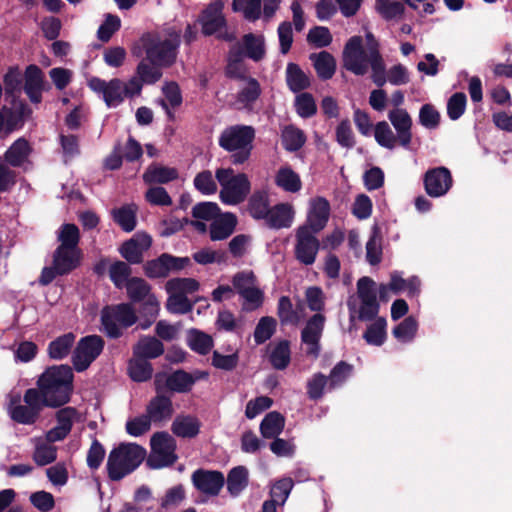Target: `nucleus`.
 <instances>
[{
	"instance_id": "obj_1",
	"label": "nucleus",
	"mask_w": 512,
	"mask_h": 512,
	"mask_svg": "<svg viewBox=\"0 0 512 512\" xmlns=\"http://www.w3.org/2000/svg\"><path fill=\"white\" fill-rule=\"evenodd\" d=\"M73 377V371L68 365H54L42 373L37 381V390L46 406L58 407L70 400Z\"/></svg>"
},
{
	"instance_id": "obj_2",
	"label": "nucleus",
	"mask_w": 512,
	"mask_h": 512,
	"mask_svg": "<svg viewBox=\"0 0 512 512\" xmlns=\"http://www.w3.org/2000/svg\"><path fill=\"white\" fill-rule=\"evenodd\" d=\"M343 66L355 75H365L371 68L373 82L378 86H383L386 83L383 58L381 57V67L378 70L370 56V51L364 47L360 36L351 37L345 44Z\"/></svg>"
},
{
	"instance_id": "obj_3",
	"label": "nucleus",
	"mask_w": 512,
	"mask_h": 512,
	"mask_svg": "<svg viewBox=\"0 0 512 512\" xmlns=\"http://www.w3.org/2000/svg\"><path fill=\"white\" fill-rule=\"evenodd\" d=\"M141 43L151 64L167 67L176 60L180 35L174 30L148 33L141 38Z\"/></svg>"
},
{
	"instance_id": "obj_4",
	"label": "nucleus",
	"mask_w": 512,
	"mask_h": 512,
	"mask_svg": "<svg viewBox=\"0 0 512 512\" xmlns=\"http://www.w3.org/2000/svg\"><path fill=\"white\" fill-rule=\"evenodd\" d=\"M146 450L135 443H124L113 449L108 456V476L119 481L133 472L145 459Z\"/></svg>"
},
{
	"instance_id": "obj_5",
	"label": "nucleus",
	"mask_w": 512,
	"mask_h": 512,
	"mask_svg": "<svg viewBox=\"0 0 512 512\" xmlns=\"http://www.w3.org/2000/svg\"><path fill=\"white\" fill-rule=\"evenodd\" d=\"M254 129L246 125H234L224 129L219 136V146L231 155V162L240 165L246 162L252 150Z\"/></svg>"
},
{
	"instance_id": "obj_6",
	"label": "nucleus",
	"mask_w": 512,
	"mask_h": 512,
	"mask_svg": "<svg viewBox=\"0 0 512 512\" xmlns=\"http://www.w3.org/2000/svg\"><path fill=\"white\" fill-rule=\"evenodd\" d=\"M88 86L94 92L101 94L104 102L110 108L120 105L126 97L140 94L142 89L137 77H133L127 82L118 78L105 81L98 77H92L88 81Z\"/></svg>"
},
{
	"instance_id": "obj_7",
	"label": "nucleus",
	"mask_w": 512,
	"mask_h": 512,
	"mask_svg": "<svg viewBox=\"0 0 512 512\" xmlns=\"http://www.w3.org/2000/svg\"><path fill=\"white\" fill-rule=\"evenodd\" d=\"M215 178L221 188L219 198L226 205H238L250 193V181L244 173H236L232 168H218Z\"/></svg>"
},
{
	"instance_id": "obj_8",
	"label": "nucleus",
	"mask_w": 512,
	"mask_h": 512,
	"mask_svg": "<svg viewBox=\"0 0 512 512\" xmlns=\"http://www.w3.org/2000/svg\"><path fill=\"white\" fill-rule=\"evenodd\" d=\"M199 282L193 278H172L165 283V291L168 295L165 304L166 309L172 314H186L193 309V303L188 295L199 289Z\"/></svg>"
},
{
	"instance_id": "obj_9",
	"label": "nucleus",
	"mask_w": 512,
	"mask_h": 512,
	"mask_svg": "<svg viewBox=\"0 0 512 512\" xmlns=\"http://www.w3.org/2000/svg\"><path fill=\"white\" fill-rule=\"evenodd\" d=\"M46 406L43 397L36 388L26 390L23 402L19 396L12 397L8 404V414L12 420L24 425L34 424L42 408Z\"/></svg>"
},
{
	"instance_id": "obj_10",
	"label": "nucleus",
	"mask_w": 512,
	"mask_h": 512,
	"mask_svg": "<svg viewBox=\"0 0 512 512\" xmlns=\"http://www.w3.org/2000/svg\"><path fill=\"white\" fill-rule=\"evenodd\" d=\"M150 454L147 465L152 469H161L173 465L178 456L176 454V440L168 432H156L150 439Z\"/></svg>"
},
{
	"instance_id": "obj_11",
	"label": "nucleus",
	"mask_w": 512,
	"mask_h": 512,
	"mask_svg": "<svg viewBox=\"0 0 512 512\" xmlns=\"http://www.w3.org/2000/svg\"><path fill=\"white\" fill-rule=\"evenodd\" d=\"M137 320L134 309L129 304L105 307L101 312V322L106 334L116 338L121 330L133 325Z\"/></svg>"
},
{
	"instance_id": "obj_12",
	"label": "nucleus",
	"mask_w": 512,
	"mask_h": 512,
	"mask_svg": "<svg viewBox=\"0 0 512 512\" xmlns=\"http://www.w3.org/2000/svg\"><path fill=\"white\" fill-rule=\"evenodd\" d=\"M232 284L235 291L244 300V307L248 310H254L263 303L264 294L260 289L255 274L252 271H241L232 278Z\"/></svg>"
},
{
	"instance_id": "obj_13",
	"label": "nucleus",
	"mask_w": 512,
	"mask_h": 512,
	"mask_svg": "<svg viewBox=\"0 0 512 512\" xmlns=\"http://www.w3.org/2000/svg\"><path fill=\"white\" fill-rule=\"evenodd\" d=\"M223 7V2L219 0L210 3L202 12L199 21L203 34L216 35L224 40H232L233 36L225 31L226 20L223 15Z\"/></svg>"
},
{
	"instance_id": "obj_14",
	"label": "nucleus",
	"mask_w": 512,
	"mask_h": 512,
	"mask_svg": "<svg viewBox=\"0 0 512 512\" xmlns=\"http://www.w3.org/2000/svg\"><path fill=\"white\" fill-rule=\"evenodd\" d=\"M190 265L188 257H176L167 253L144 264V272L149 278H165L170 273H176Z\"/></svg>"
},
{
	"instance_id": "obj_15",
	"label": "nucleus",
	"mask_w": 512,
	"mask_h": 512,
	"mask_svg": "<svg viewBox=\"0 0 512 512\" xmlns=\"http://www.w3.org/2000/svg\"><path fill=\"white\" fill-rule=\"evenodd\" d=\"M104 342L100 336L90 335L82 338L73 353L72 361L78 372L86 370L90 364L100 355Z\"/></svg>"
},
{
	"instance_id": "obj_16",
	"label": "nucleus",
	"mask_w": 512,
	"mask_h": 512,
	"mask_svg": "<svg viewBox=\"0 0 512 512\" xmlns=\"http://www.w3.org/2000/svg\"><path fill=\"white\" fill-rule=\"evenodd\" d=\"M315 233L309 227H298L296 230L294 253L301 264L312 265L316 260L320 243Z\"/></svg>"
},
{
	"instance_id": "obj_17",
	"label": "nucleus",
	"mask_w": 512,
	"mask_h": 512,
	"mask_svg": "<svg viewBox=\"0 0 512 512\" xmlns=\"http://www.w3.org/2000/svg\"><path fill=\"white\" fill-rule=\"evenodd\" d=\"M374 286V281L369 277H362L357 282V292L361 300L359 308V318L361 320H371L378 314L379 304Z\"/></svg>"
},
{
	"instance_id": "obj_18",
	"label": "nucleus",
	"mask_w": 512,
	"mask_h": 512,
	"mask_svg": "<svg viewBox=\"0 0 512 512\" xmlns=\"http://www.w3.org/2000/svg\"><path fill=\"white\" fill-rule=\"evenodd\" d=\"M325 324V316L321 313L313 315L301 332V341L308 355L317 358L320 353V339Z\"/></svg>"
},
{
	"instance_id": "obj_19",
	"label": "nucleus",
	"mask_w": 512,
	"mask_h": 512,
	"mask_svg": "<svg viewBox=\"0 0 512 512\" xmlns=\"http://www.w3.org/2000/svg\"><path fill=\"white\" fill-rule=\"evenodd\" d=\"M191 480L194 487L207 496H217L225 483L223 473L205 469L194 471Z\"/></svg>"
},
{
	"instance_id": "obj_20",
	"label": "nucleus",
	"mask_w": 512,
	"mask_h": 512,
	"mask_svg": "<svg viewBox=\"0 0 512 512\" xmlns=\"http://www.w3.org/2000/svg\"><path fill=\"white\" fill-rule=\"evenodd\" d=\"M330 216V203L324 197H314L309 200L306 224L300 227H309L313 232H320L325 228Z\"/></svg>"
},
{
	"instance_id": "obj_21",
	"label": "nucleus",
	"mask_w": 512,
	"mask_h": 512,
	"mask_svg": "<svg viewBox=\"0 0 512 512\" xmlns=\"http://www.w3.org/2000/svg\"><path fill=\"white\" fill-rule=\"evenodd\" d=\"M453 183L450 171L446 167H437L428 170L424 176L426 193L431 197L444 196Z\"/></svg>"
},
{
	"instance_id": "obj_22",
	"label": "nucleus",
	"mask_w": 512,
	"mask_h": 512,
	"mask_svg": "<svg viewBox=\"0 0 512 512\" xmlns=\"http://www.w3.org/2000/svg\"><path fill=\"white\" fill-rule=\"evenodd\" d=\"M151 246V237L146 233H137L120 248L121 255L130 263L142 261L143 252Z\"/></svg>"
},
{
	"instance_id": "obj_23",
	"label": "nucleus",
	"mask_w": 512,
	"mask_h": 512,
	"mask_svg": "<svg viewBox=\"0 0 512 512\" xmlns=\"http://www.w3.org/2000/svg\"><path fill=\"white\" fill-rule=\"evenodd\" d=\"M388 118L397 131L399 142L402 146L408 147L411 139L412 118L405 109L395 108L388 114Z\"/></svg>"
},
{
	"instance_id": "obj_24",
	"label": "nucleus",
	"mask_w": 512,
	"mask_h": 512,
	"mask_svg": "<svg viewBox=\"0 0 512 512\" xmlns=\"http://www.w3.org/2000/svg\"><path fill=\"white\" fill-rule=\"evenodd\" d=\"M239 46V56L248 57L254 61H260L265 56V39L262 34H245L242 41L233 47Z\"/></svg>"
},
{
	"instance_id": "obj_25",
	"label": "nucleus",
	"mask_w": 512,
	"mask_h": 512,
	"mask_svg": "<svg viewBox=\"0 0 512 512\" xmlns=\"http://www.w3.org/2000/svg\"><path fill=\"white\" fill-rule=\"evenodd\" d=\"M24 91L33 103H40L44 89V77L40 68L36 65H29L24 75Z\"/></svg>"
},
{
	"instance_id": "obj_26",
	"label": "nucleus",
	"mask_w": 512,
	"mask_h": 512,
	"mask_svg": "<svg viewBox=\"0 0 512 512\" xmlns=\"http://www.w3.org/2000/svg\"><path fill=\"white\" fill-rule=\"evenodd\" d=\"M173 412L174 409L171 399L164 395H157L153 397L145 409V413L154 423L168 421L172 417Z\"/></svg>"
},
{
	"instance_id": "obj_27",
	"label": "nucleus",
	"mask_w": 512,
	"mask_h": 512,
	"mask_svg": "<svg viewBox=\"0 0 512 512\" xmlns=\"http://www.w3.org/2000/svg\"><path fill=\"white\" fill-rule=\"evenodd\" d=\"M295 218L294 206L290 203H279L271 207L266 224L274 229L289 228Z\"/></svg>"
},
{
	"instance_id": "obj_28",
	"label": "nucleus",
	"mask_w": 512,
	"mask_h": 512,
	"mask_svg": "<svg viewBox=\"0 0 512 512\" xmlns=\"http://www.w3.org/2000/svg\"><path fill=\"white\" fill-rule=\"evenodd\" d=\"M200 420L190 414H180L171 424V431L180 438H195L200 433Z\"/></svg>"
},
{
	"instance_id": "obj_29",
	"label": "nucleus",
	"mask_w": 512,
	"mask_h": 512,
	"mask_svg": "<svg viewBox=\"0 0 512 512\" xmlns=\"http://www.w3.org/2000/svg\"><path fill=\"white\" fill-rule=\"evenodd\" d=\"M178 170L174 167L153 163L147 167L143 174V181L148 184H166L178 178Z\"/></svg>"
},
{
	"instance_id": "obj_30",
	"label": "nucleus",
	"mask_w": 512,
	"mask_h": 512,
	"mask_svg": "<svg viewBox=\"0 0 512 512\" xmlns=\"http://www.w3.org/2000/svg\"><path fill=\"white\" fill-rule=\"evenodd\" d=\"M81 252L79 249L58 247L53 256V265L60 274H67L80 264Z\"/></svg>"
},
{
	"instance_id": "obj_31",
	"label": "nucleus",
	"mask_w": 512,
	"mask_h": 512,
	"mask_svg": "<svg viewBox=\"0 0 512 512\" xmlns=\"http://www.w3.org/2000/svg\"><path fill=\"white\" fill-rule=\"evenodd\" d=\"M275 184L285 192L297 193L302 188V181L298 173L290 166H281L274 176Z\"/></svg>"
},
{
	"instance_id": "obj_32",
	"label": "nucleus",
	"mask_w": 512,
	"mask_h": 512,
	"mask_svg": "<svg viewBox=\"0 0 512 512\" xmlns=\"http://www.w3.org/2000/svg\"><path fill=\"white\" fill-rule=\"evenodd\" d=\"M237 225V218L232 213H225L215 219L210 227V238L213 241L229 237Z\"/></svg>"
},
{
	"instance_id": "obj_33",
	"label": "nucleus",
	"mask_w": 512,
	"mask_h": 512,
	"mask_svg": "<svg viewBox=\"0 0 512 512\" xmlns=\"http://www.w3.org/2000/svg\"><path fill=\"white\" fill-rule=\"evenodd\" d=\"M269 361L277 370L285 369L291 360L290 344L287 340L273 342L268 346Z\"/></svg>"
},
{
	"instance_id": "obj_34",
	"label": "nucleus",
	"mask_w": 512,
	"mask_h": 512,
	"mask_svg": "<svg viewBox=\"0 0 512 512\" xmlns=\"http://www.w3.org/2000/svg\"><path fill=\"white\" fill-rule=\"evenodd\" d=\"M164 352V346L161 341L155 337H143L134 346L133 354L143 359L157 358Z\"/></svg>"
},
{
	"instance_id": "obj_35",
	"label": "nucleus",
	"mask_w": 512,
	"mask_h": 512,
	"mask_svg": "<svg viewBox=\"0 0 512 512\" xmlns=\"http://www.w3.org/2000/svg\"><path fill=\"white\" fill-rule=\"evenodd\" d=\"M310 59L320 78L330 79L334 75L336 69V62L334 57L330 53L322 51L317 54H312L310 56Z\"/></svg>"
},
{
	"instance_id": "obj_36",
	"label": "nucleus",
	"mask_w": 512,
	"mask_h": 512,
	"mask_svg": "<svg viewBox=\"0 0 512 512\" xmlns=\"http://www.w3.org/2000/svg\"><path fill=\"white\" fill-rule=\"evenodd\" d=\"M74 342L75 335L73 333H66L57 337L48 346L49 357L54 360L65 358L70 353Z\"/></svg>"
},
{
	"instance_id": "obj_37",
	"label": "nucleus",
	"mask_w": 512,
	"mask_h": 512,
	"mask_svg": "<svg viewBox=\"0 0 512 512\" xmlns=\"http://www.w3.org/2000/svg\"><path fill=\"white\" fill-rule=\"evenodd\" d=\"M285 418L276 411L268 413L260 424V432L264 438H274L284 429Z\"/></svg>"
},
{
	"instance_id": "obj_38",
	"label": "nucleus",
	"mask_w": 512,
	"mask_h": 512,
	"mask_svg": "<svg viewBox=\"0 0 512 512\" xmlns=\"http://www.w3.org/2000/svg\"><path fill=\"white\" fill-rule=\"evenodd\" d=\"M391 292L398 294L406 291L409 296H415L419 293L420 280L416 277L404 279L398 272H393L390 278Z\"/></svg>"
},
{
	"instance_id": "obj_39",
	"label": "nucleus",
	"mask_w": 512,
	"mask_h": 512,
	"mask_svg": "<svg viewBox=\"0 0 512 512\" xmlns=\"http://www.w3.org/2000/svg\"><path fill=\"white\" fill-rule=\"evenodd\" d=\"M270 209L269 197L264 192H255L249 199L248 211L254 219L266 221Z\"/></svg>"
},
{
	"instance_id": "obj_40",
	"label": "nucleus",
	"mask_w": 512,
	"mask_h": 512,
	"mask_svg": "<svg viewBox=\"0 0 512 512\" xmlns=\"http://www.w3.org/2000/svg\"><path fill=\"white\" fill-rule=\"evenodd\" d=\"M152 373V366L146 359L133 355L128 365V374L133 381H147L152 377Z\"/></svg>"
},
{
	"instance_id": "obj_41",
	"label": "nucleus",
	"mask_w": 512,
	"mask_h": 512,
	"mask_svg": "<svg viewBox=\"0 0 512 512\" xmlns=\"http://www.w3.org/2000/svg\"><path fill=\"white\" fill-rule=\"evenodd\" d=\"M248 485V471L243 466L233 468L227 477V490L232 496H238Z\"/></svg>"
},
{
	"instance_id": "obj_42",
	"label": "nucleus",
	"mask_w": 512,
	"mask_h": 512,
	"mask_svg": "<svg viewBox=\"0 0 512 512\" xmlns=\"http://www.w3.org/2000/svg\"><path fill=\"white\" fill-rule=\"evenodd\" d=\"M385 318L378 317L366 329L363 338L369 345L381 346L386 340Z\"/></svg>"
},
{
	"instance_id": "obj_43",
	"label": "nucleus",
	"mask_w": 512,
	"mask_h": 512,
	"mask_svg": "<svg viewBox=\"0 0 512 512\" xmlns=\"http://www.w3.org/2000/svg\"><path fill=\"white\" fill-rule=\"evenodd\" d=\"M137 208L134 205H125L112 211L114 221L126 232L132 231L136 226Z\"/></svg>"
},
{
	"instance_id": "obj_44",
	"label": "nucleus",
	"mask_w": 512,
	"mask_h": 512,
	"mask_svg": "<svg viewBox=\"0 0 512 512\" xmlns=\"http://www.w3.org/2000/svg\"><path fill=\"white\" fill-rule=\"evenodd\" d=\"M286 81L289 88L298 92L310 85L308 76L298 67V65L290 63L286 69Z\"/></svg>"
},
{
	"instance_id": "obj_45",
	"label": "nucleus",
	"mask_w": 512,
	"mask_h": 512,
	"mask_svg": "<svg viewBox=\"0 0 512 512\" xmlns=\"http://www.w3.org/2000/svg\"><path fill=\"white\" fill-rule=\"evenodd\" d=\"M417 330V320L409 316L393 329L392 334L399 342L409 343L415 338Z\"/></svg>"
},
{
	"instance_id": "obj_46",
	"label": "nucleus",
	"mask_w": 512,
	"mask_h": 512,
	"mask_svg": "<svg viewBox=\"0 0 512 512\" xmlns=\"http://www.w3.org/2000/svg\"><path fill=\"white\" fill-rule=\"evenodd\" d=\"M30 147L25 139H18L5 153L7 162L13 166L21 165L28 157Z\"/></svg>"
},
{
	"instance_id": "obj_47",
	"label": "nucleus",
	"mask_w": 512,
	"mask_h": 512,
	"mask_svg": "<svg viewBox=\"0 0 512 512\" xmlns=\"http://www.w3.org/2000/svg\"><path fill=\"white\" fill-rule=\"evenodd\" d=\"M57 238L60 242V248L78 249L79 229L74 224H63L58 231Z\"/></svg>"
},
{
	"instance_id": "obj_48",
	"label": "nucleus",
	"mask_w": 512,
	"mask_h": 512,
	"mask_svg": "<svg viewBox=\"0 0 512 512\" xmlns=\"http://www.w3.org/2000/svg\"><path fill=\"white\" fill-rule=\"evenodd\" d=\"M188 344L193 351L207 354L213 347V339L208 334L192 329L188 332Z\"/></svg>"
},
{
	"instance_id": "obj_49",
	"label": "nucleus",
	"mask_w": 512,
	"mask_h": 512,
	"mask_svg": "<svg viewBox=\"0 0 512 512\" xmlns=\"http://www.w3.org/2000/svg\"><path fill=\"white\" fill-rule=\"evenodd\" d=\"M374 137L376 142L387 149L395 148L398 139L390 128L389 124L385 121L378 122L374 129Z\"/></svg>"
},
{
	"instance_id": "obj_50",
	"label": "nucleus",
	"mask_w": 512,
	"mask_h": 512,
	"mask_svg": "<svg viewBox=\"0 0 512 512\" xmlns=\"http://www.w3.org/2000/svg\"><path fill=\"white\" fill-rule=\"evenodd\" d=\"M232 8L235 12H241L249 21H255L261 16V0H233Z\"/></svg>"
},
{
	"instance_id": "obj_51",
	"label": "nucleus",
	"mask_w": 512,
	"mask_h": 512,
	"mask_svg": "<svg viewBox=\"0 0 512 512\" xmlns=\"http://www.w3.org/2000/svg\"><path fill=\"white\" fill-rule=\"evenodd\" d=\"M306 137L302 130L294 127H285L282 131V143L286 150H299L305 143Z\"/></svg>"
},
{
	"instance_id": "obj_52",
	"label": "nucleus",
	"mask_w": 512,
	"mask_h": 512,
	"mask_svg": "<svg viewBox=\"0 0 512 512\" xmlns=\"http://www.w3.org/2000/svg\"><path fill=\"white\" fill-rule=\"evenodd\" d=\"M57 449L51 443L38 440L35 444L33 460L40 466L50 464L56 460Z\"/></svg>"
},
{
	"instance_id": "obj_53",
	"label": "nucleus",
	"mask_w": 512,
	"mask_h": 512,
	"mask_svg": "<svg viewBox=\"0 0 512 512\" xmlns=\"http://www.w3.org/2000/svg\"><path fill=\"white\" fill-rule=\"evenodd\" d=\"M110 280L117 288L126 287V283L130 280L131 268L122 261H116L109 266Z\"/></svg>"
},
{
	"instance_id": "obj_54",
	"label": "nucleus",
	"mask_w": 512,
	"mask_h": 512,
	"mask_svg": "<svg viewBox=\"0 0 512 512\" xmlns=\"http://www.w3.org/2000/svg\"><path fill=\"white\" fill-rule=\"evenodd\" d=\"M293 486L294 482L289 477L276 481L270 489V500L278 503L279 506H283L288 499Z\"/></svg>"
},
{
	"instance_id": "obj_55",
	"label": "nucleus",
	"mask_w": 512,
	"mask_h": 512,
	"mask_svg": "<svg viewBox=\"0 0 512 512\" xmlns=\"http://www.w3.org/2000/svg\"><path fill=\"white\" fill-rule=\"evenodd\" d=\"M375 9L385 19H395L404 13V5L395 0H376Z\"/></svg>"
},
{
	"instance_id": "obj_56",
	"label": "nucleus",
	"mask_w": 512,
	"mask_h": 512,
	"mask_svg": "<svg viewBox=\"0 0 512 512\" xmlns=\"http://www.w3.org/2000/svg\"><path fill=\"white\" fill-rule=\"evenodd\" d=\"M152 421L147 414H142L126 422V432L133 437H139L150 431Z\"/></svg>"
},
{
	"instance_id": "obj_57",
	"label": "nucleus",
	"mask_w": 512,
	"mask_h": 512,
	"mask_svg": "<svg viewBox=\"0 0 512 512\" xmlns=\"http://www.w3.org/2000/svg\"><path fill=\"white\" fill-rule=\"evenodd\" d=\"M276 329V320L272 317H262L254 331L256 344H262L272 337Z\"/></svg>"
},
{
	"instance_id": "obj_58",
	"label": "nucleus",
	"mask_w": 512,
	"mask_h": 512,
	"mask_svg": "<svg viewBox=\"0 0 512 512\" xmlns=\"http://www.w3.org/2000/svg\"><path fill=\"white\" fill-rule=\"evenodd\" d=\"M194 186L203 195H212L217 192V182L209 170H204L195 176Z\"/></svg>"
},
{
	"instance_id": "obj_59",
	"label": "nucleus",
	"mask_w": 512,
	"mask_h": 512,
	"mask_svg": "<svg viewBox=\"0 0 512 512\" xmlns=\"http://www.w3.org/2000/svg\"><path fill=\"white\" fill-rule=\"evenodd\" d=\"M125 288L133 301H142L151 291V286L144 279L138 277L130 278Z\"/></svg>"
},
{
	"instance_id": "obj_60",
	"label": "nucleus",
	"mask_w": 512,
	"mask_h": 512,
	"mask_svg": "<svg viewBox=\"0 0 512 512\" xmlns=\"http://www.w3.org/2000/svg\"><path fill=\"white\" fill-rule=\"evenodd\" d=\"M194 384L192 376L183 371H176L167 379V386L170 390L176 392H186Z\"/></svg>"
},
{
	"instance_id": "obj_61",
	"label": "nucleus",
	"mask_w": 512,
	"mask_h": 512,
	"mask_svg": "<svg viewBox=\"0 0 512 512\" xmlns=\"http://www.w3.org/2000/svg\"><path fill=\"white\" fill-rule=\"evenodd\" d=\"M441 115L431 104H424L419 111V123L427 129H436L440 124Z\"/></svg>"
},
{
	"instance_id": "obj_62",
	"label": "nucleus",
	"mask_w": 512,
	"mask_h": 512,
	"mask_svg": "<svg viewBox=\"0 0 512 512\" xmlns=\"http://www.w3.org/2000/svg\"><path fill=\"white\" fill-rule=\"evenodd\" d=\"M381 255V237L378 229L374 228L373 233L366 244V258L371 265H376L381 261Z\"/></svg>"
},
{
	"instance_id": "obj_63",
	"label": "nucleus",
	"mask_w": 512,
	"mask_h": 512,
	"mask_svg": "<svg viewBox=\"0 0 512 512\" xmlns=\"http://www.w3.org/2000/svg\"><path fill=\"white\" fill-rule=\"evenodd\" d=\"M467 98L462 92L453 94L447 103V114L451 120L459 119L466 109Z\"/></svg>"
},
{
	"instance_id": "obj_64",
	"label": "nucleus",
	"mask_w": 512,
	"mask_h": 512,
	"mask_svg": "<svg viewBox=\"0 0 512 512\" xmlns=\"http://www.w3.org/2000/svg\"><path fill=\"white\" fill-rule=\"evenodd\" d=\"M295 108L299 116L308 118L316 113L317 107L311 94L301 93L295 99Z\"/></svg>"
}]
</instances>
